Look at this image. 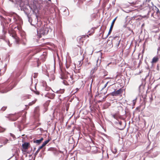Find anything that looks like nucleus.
<instances>
[{
  "label": "nucleus",
  "instance_id": "nucleus-5",
  "mask_svg": "<svg viewBox=\"0 0 160 160\" xmlns=\"http://www.w3.org/2000/svg\"><path fill=\"white\" fill-rule=\"evenodd\" d=\"M123 91V89L121 88L119 89L114 91L110 94L112 96H117L121 94H122Z\"/></svg>",
  "mask_w": 160,
  "mask_h": 160
},
{
  "label": "nucleus",
  "instance_id": "nucleus-16",
  "mask_svg": "<svg viewBox=\"0 0 160 160\" xmlns=\"http://www.w3.org/2000/svg\"><path fill=\"white\" fill-rule=\"evenodd\" d=\"M36 100H33L32 102H29L28 105H26V108H27L26 109H27L29 108L28 106H31L34 104L36 103Z\"/></svg>",
  "mask_w": 160,
  "mask_h": 160
},
{
  "label": "nucleus",
  "instance_id": "nucleus-18",
  "mask_svg": "<svg viewBox=\"0 0 160 160\" xmlns=\"http://www.w3.org/2000/svg\"><path fill=\"white\" fill-rule=\"evenodd\" d=\"M43 140V138H41L40 139H37L34 141V143H37L38 144H40L41 142Z\"/></svg>",
  "mask_w": 160,
  "mask_h": 160
},
{
  "label": "nucleus",
  "instance_id": "nucleus-28",
  "mask_svg": "<svg viewBox=\"0 0 160 160\" xmlns=\"http://www.w3.org/2000/svg\"><path fill=\"white\" fill-rule=\"evenodd\" d=\"M40 150L38 149L37 150V151L35 152V154L36 155H37L38 153V152L40 151Z\"/></svg>",
  "mask_w": 160,
  "mask_h": 160
},
{
  "label": "nucleus",
  "instance_id": "nucleus-40",
  "mask_svg": "<svg viewBox=\"0 0 160 160\" xmlns=\"http://www.w3.org/2000/svg\"><path fill=\"white\" fill-rule=\"evenodd\" d=\"M119 124L120 125H122V121H119Z\"/></svg>",
  "mask_w": 160,
  "mask_h": 160
},
{
  "label": "nucleus",
  "instance_id": "nucleus-27",
  "mask_svg": "<svg viewBox=\"0 0 160 160\" xmlns=\"http://www.w3.org/2000/svg\"><path fill=\"white\" fill-rule=\"evenodd\" d=\"M38 73H34V76H33V78H36L37 77V76H38Z\"/></svg>",
  "mask_w": 160,
  "mask_h": 160
},
{
  "label": "nucleus",
  "instance_id": "nucleus-7",
  "mask_svg": "<svg viewBox=\"0 0 160 160\" xmlns=\"http://www.w3.org/2000/svg\"><path fill=\"white\" fill-rule=\"evenodd\" d=\"M67 80L68 81H64L63 82L64 84L66 85H72L73 83V80L71 77L70 79L69 80L68 79Z\"/></svg>",
  "mask_w": 160,
  "mask_h": 160
},
{
  "label": "nucleus",
  "instance_id": "nucleus-8",
  "mask_svg": "<svg viewBox=\"0 0 160 160\" xmlns=\"http://www.w3.org/2000/svg\"><path fill=\"white\" fill-rule=\"evenodd\" d=\"M117 17H116L114 20H113L112 21V23H111V26H110V28L109 29V31L108 32V35H107V37H106V38H107L108 36L110 35L111 33V32L112 31V28H113V26H114V23H115V21L116 20V19H117Z\"/></svg>",
  "mask_w": 160,
  "mask_h": 160
},
{
  "label": "nucleus",
  "instance_id": "nucleus-6",
  "mask_svg": "<svg viewBox=\"0 0 160 160\" xmlns=\"http://www.w3.org/2000/svg\"><path fill=\"white\" fill-rule=\"evenodd\" d=\"M13 25L10 24L9 27L8 28V32L10 34V35L12 36H14L16 34L15 31L13 29Z\"/></svg>",
  "mask_w": 160,
  "mask_h": 160
},
{
  "label": "nucleus",
  "instance_id": "nucleus-14",
  "mask_svg": "<svg viewBox=\"0 0 160 160\" xmlns=\"http://www.w3.org/2000/svg\"><path fill=\"white\" fill-rule=\"evenodd\" d=\"M91 151L94 153H96L98 152V148L97 147H93L91 148Z\"/></svg>",
  "mask_w": 160,
  "mask_h": 160
},
{
  "label": "nucleus",
  "instance_id": "nucleus-45",
  "mask_svg": "<svg viewBox=\"0 0 160 160\" xmlns=\"http://www.w3.org/2000/svg\"><path fill=\"white\" fill-rule=\"evenodd\" d=\"M118 38V37L116 36V37H114V38Z\"/></svg>",
  "mask_w": 160,
  "mask_h": 160
},
{
  "label": "nucleus",
  "instance_id": "nucleus-22",
  "mask_svg": "<svg viewBox=\"0 0 160 160\" xmlns=\"http://www.w3.org/2000/svg\"><path fill=\"white\" fill-rule=\"evenodd\" d=\"M129 3L131 4V5L134 6L137 3V2H129Z\"/></svg>",
  "mask_w": 160,
  "mask_h": 160
},
{
  "label": "nucleus",
  "instance_id": "nucleus-17",
  "mask_svg": "<svg viewBox=\"0 0 160 160\" xmlns=\"http://www.w3.org/2000/svg\"><path fill=\"white\" fill-rule=\"evenodd\" d=\"M12 37L15 40L16 42L17 43H19L20 39L17 37L16 34L14 35V36H12Z\"/></svg>",
  "mask_w": 160,
  "mask_h": 160
},
{
  "label": "nucleus",
  "instance_id": "nucleus-38",
  "mask_svg": "<svg viewBox=\"0 0 160 160\" xmlns=\"http://www.w3.org/2000/svg\"><path fill=\"white\" fill-rule=\"evenodd\" d=\"M106 78L108 79H113L112 78H111V77L107 78Z\"/></svg>",
  "mask_w": 160,
  "mask_h": 160
},
{
  "label": "nucleus",
  "instance_id": "nucleus-29",
  "mask_svg": "<svg viewBox=\"0 0 160 160\" xmlns=\"http://www.w3.org/2000/svg\"><path fill=\"white\" fill-rule=\"evenodd\" d=\"M34 113L36 114L37 116L38 115V111L37 110L35 111Z\"/></svg>",
  "mask_w": 160,
  "mask_h": 160
},
{
  "label": "nucleus",
  "instance_id": "nucleus-3",
  "mask_svg": "<svg viewBox=\"0 0 160 160\" xmlns=\"http://www.w3.org/2000/svg\"><path fill=\"white\" fill-rule=\"evenodd\" d=\"M108 83V82H107L105 84L103 87L102 88V89L101 91V92L99 93L98 95L96 96V98L97 99H98V102H101L103 101H105L104 100V98H106L107 97V96H105V94L107 92V91H105V92H103V91L106 87Z\"/></svg>",
  "mask_w": 160,
  "mask_h": 160
},
{
  "label": "nucleus",
  "instance_id": "nucleus-37",
  "mask_svg": "<svg viewBox=\"0 0 160 160\" xmlns=\"http://www.w3.org/2000/svg\"><path fill=\"white\" fill-rule=\"evenodd\" d=\"M118 45H117V46L118 47L120 44V40H118Z\"/></svg>",
  "mask_w": 160,
  "mask_h": 160
},
{
  "label": "nucleus",
  "instance_id": "nucleus-4",
  "mask_svg": "<svg viewBox=\"0 0 160 160\" xmlns=\"http://www.w3.org/2000/svg\"><path fill=\"white\" fill-rule=\"evenodd\" d=\"M154 12L152 14V16L154 18L159 20L160 19V11L159 9L155 6L153 8Z\"/></svg>",
  "mask_w": 160,
  "mask_h": 160
},
{
  "label": "nucleus",
  "instance_id": "nucleus-10",
  "mask_svg": "<svg viewBox=\"0 0 160 160\" xmlns=\"http://www.w3.org/2000/svg\"><path fill=\"white\" fill-rule=\"evenodd\" d=\"M9 140L5 138H2L0 140V142L2 144V145H6L8 142Z\"/></svg>",
  "mask_w": 160,
  "mask_h": 160
},
{
  "label": "nucleus",
  "instance_id": "nucleus-32",
  "mask_svg": "<svg viewBox=\"0 0 160 160\" xmlns=\"http://www.w3.org/2000/svg\"><path fill=\"white\" fill-rule=\"evenodd\" d=\"M64 92V89H62L59 91V92L60 93H63Z\"/></svg>",
  "mask_w": 160,
  "mask_h": 160
},
{
  "label": "nucleus",
  "instance_id": "nucleus-41",
  "mask_svg": "<svg viewBox=\"0 0 160 160\" xmlns=\"http://www.w3.org/2000/svg\"><path fill=\"white\" fill-rule=\"evenodd\" d=\"M80 53H81V54H82L83 53V50H81Z\"/></svg>",
  "mask_w": 160,
  "mask_h": 160
},
{
  "label": "nucleus",
  "instance_id": "nucleus-34",
  "mask_svg": "<svg viewBox=\"0 0 160 160\" xmlns=\"http://www.w3.org/2000/svg\"><path fill=\"white\" fill-rule=\"evenodd\" d=\"M8 44L9 47L11 46L12 44H10V42H9V40L8 41Z\"/></svg>",
  "mask_w": 160,
  "mask_h": 160
},
{
  "label": "nucleus",
  "instance_id": "nucleus-46",
  "mask_svg": "<svg viewBox=\"0 0 160 160\" xmlns=\"http://www.w3.org/2000/svg\"><path fill=\"white\" fill-rule=\"evenodd\" d=\"M1 18H3L2 17V16H0Z\"/></svg>",
  "mask_w": 160,
  "mask_h": 160
},
{
  "label": "nucleus",
  "instance_id": "nucleus-43",
  "mask_svg": "<svg viewBox=\"0 0 160 160\" xmlns=\"http://www.w3.org/2000/svg\"><path fill=\"white\" fill-rule=\"evenodd\" d=\"M157 69L158 70H159V68H158V66H157Z\"/></svg>",
  "mask_w": 160,
  "mask_h": 160
},
{
  "label": "nucleus",
  "instance_id": "nucleus-25",
  "mask_svg": "<svg viewBox=\"0 0 160 160\" xmlns=\"http://www.w3.org/2000/svg\"><path fill=\"white\" fill-rule=\"evenodd\" d=\"M91 17L92 19H94L96 18V15L95 14H93L91 15Z\"/></svg>",
  "mask_w": 160,
  "mask_h": 160
},
{
  "label": "nucleus",
  "instance_id": "nucleus-15",
  "mask_svg": "<svg viewBox=\"0 0 160 160\" xmlns=\"http://www.w3.org/2000/svg\"><path fill=\"white\" fill-rule=\"evenodd\" d=\"M43 86L44 87V89L46 91H49L51 88L47 86L46 83H44L43 84Z\"/></svg>",
  "mask_w": 160,
  "mask_h": 160
},
{
  "label": "nucleus",
  "instance_id": "nucleus-47",
  "mask_svg": "<svg viewBox=\"0 0 160 160\" xmlns=\"http://www.w3.org/2000/svg\"><path fill=\"white\" fill-rule=\"evenodd\" d=\"M93 81V79H92V82Z\"/></svg>",
  "mask_w": 160,
  "mask_h": 160
},
{
  "label": "nucleus",
  "instance_id": "nucleus-1",
  "mask_svg": "<svg viewBox=\"0 0 160 160\" xmlns=\"http://www.w3.org/2000/svg\"><path fill=\"white\" fill-rule=\"evenodd\" d=\"M9 82V80H8L6 83L0 84V92L6 93L12 90L17 85V82L14 81H12L8 84L7 83Z\"/></svg>",
  "mask_w": 160,
  "mask_h": 160
},
{
  "label": "nucleus",
  "instance_id": "nucleus-12",
  "mask_svg": "<svg viewBox=\"0 0 160 160\" xmlns=\"http://www.w3.org/2000/svg\"><path fill=\"white\" fill-rule=\"evenodd\" d=\"M111 115L114 118L117 120H118L121 118V116L120 115L119 112H117L114 114H112Z\"/></svg>",
  "mask_w": 160,
  "mask_h": 160
},
{
  "label": "nucleus",
  "instance_id": "nucleus-19",
  "mask_svg": "<svg viewBox=\"0 0 160 160\" xmlns=\"http://www.w3.org/2000/svg\"><path fill=\"white\" fill-rule=\"evenodd\" d=\"M5 71V68H4L0 69V76H1L4 74Z\"/></svg>",
  "mask_w": 160,
  "mask_h": 160
},
{
  "label": "nucleus",
  "instance_id": "nucleus-21",
  "mask_svg": "<svg viewBox=\"0 0 160 160\" xmlns=\"http://www.w3.org/2000/svg\"><path fill=\"white\" fill-rule=\"evenodd\" d=\"M6 130L5 128L0 127V132H4Z\"/></svg>",
  "mask_w": 160,
  "mask_h": 160
},
{
  "label": "nucleus",
  "instance_id": "nucleus-26",
  "mask_svg": "<svg viewBox=\"0 0 160 160\" xmlns=\"http://www.w3.org/2000/svg\"><path fill=\"white\" fill-rule=\"evenodd\" d=\"M86 0H78V3L80 4H82L83 2L85 1Z\"/></svg>",
  "mask_w": 160,
  "mask_h": 160
},
{
  "label": "nucleus",
  "instance_id": "nucleus-44",
  "mask_svg": "<svg viewBox=\"0 0 160 160\" xmlns=\"http://www.w3.org/2000/svg\"><path fill=\"white\" fill-rule=\"evenodd\" d=\"M86 36H87V37H89L88 35H87V36H85L84 37V38H85V37H86Z\"/></svg>",
  "mask_w": 160,
  "mask_h": 160
},
{
  "label": "nucleus",
  "instance_id": "nucleus-48",
  "mask_svg": "<svg viewBox=\"0 0 160 160\" xmlns=\"http://www.w3.org/2000/svg\"><path fill=\"white\" fill-rule=\"evenodd\" d=\"M49 1H51V0H48Z\"/></svg>",
  "mask_w": 160,
  "mask_h": 160
},
{
  "label": "nucleus",
  "instance_id": "nucleus-35",
  "mask_svg": "<svg viewBox=\"0 0 160 160\" xmlns=\"http://www.w3.org/2000/svg\"><path fill=\"white\" fill-rule=\"evenodd\" d=\"M18 29L19 30H20L21 29V26H18Z\"/></svg>",
  "mask_w": 160,
  "mask_h": 160
},
{
  "label": "nucleus",
  "instance_id": "nucleus-39",
  "mask_svg": "<svg viewBox=\"0 0 160 160\" xmlns=\"http://www.w3.org/2000/svg\"><path fill=\"white\" fill-rule=\"evenodd\" d=\"M69 67V65H66V67L67 68H68Z\"/></svg>",
  "mask_w": 160,
  "mask_h": 160
},
{
  "label": "nucleus",
  "instance_id": "nucleus-20",
  "mask_svg": "<svg viewBox=\"0 0 160 160\" xmlns=\"http://www.w3.org/2000/svg\"><path fill=\"white\" fill-rule=\"evenodd\" d=\"M50 139H48L43 142L42 144L45 146L47 144H48L50 141Z\"/></svg>",
  "mask_w": 160,
  "mask_h": 160
},
{
  "label": "nucleus",
  "instance_id": "nucleus-42",
  "mask_svg": "<svg viewBox=\"0 0 160 160\" xmlns=\"http://www.w3.org/2000/svg\"><path fill=\"white\" fill-rule=\"evenodd\" d=\"M133 103L134 105L135 103V102L134 100H133Z\"/></svg>",
  "mask_w": 160,
  "mask_h": 160
},
{
  "label": "nucleus",
  "instance_id": "nucleus-13",
  "mask_svg": "<svg viewBox=\"0 0 160 160\" xmlns=\"http://www.w3.org/2000/svg\"><path fill=\"white\" fill-rule=\"evenodd\" d=\"M159 60V58L158 56L155 57L153 58L152 61L151 62V63L153 64L154 63H156Z\"/></svg>",
  "mask_w": 160,
  "mask_h": 160
},
{
  "label": "nucleus",
  "instance_id": "nucleus-11",
  "mask_svg": "<svg viewBox=\"0 0 160 160\" xmlns=\"http://www.w3.org/2000/svg\"><path fill=\"white\" fill-rule=\"evenodd\" d=\"M30 145V144L28 142H24L22 144V147L23 149L25 150H27L28 149L29 146Z\"/></svg>",
  "mask_w": 160,
  "mask_h": 160
},
{
  "label": "nucleus",
  "instance_id": "nucleus-31",
  "mask_svg": "<svg viewBox=\"0 0 160 160\" xmlns=\"http://www.w3.org/2000/svg\"><path fill=\"white\" fill-rule=\"evenodd\" d=\"M10 135L13 138H15V135L14 134H12V133H10Z\"/></svg>",
  "mask_w": 160,
  "mask_h": 160
},
{
  "label": "nucleus",
  "instance_id": "nucleus-23",
  "mask_svg": "<svg viewBox=\"0 0 160 160\" xmlns=\"http://www.w3.org/2000/svg\"><path fill=\"white\" fill-rule=\"evenodd\" d=\"M20 116V115L18 114H16L15 115V118L14 120V121H15L17 120L18 117Z\"/></svg>",
  "mask_w": 160,
  "mask_h": 160
},
{
  "label": "nucleus",
  "instance_id": "nucleus-49",
  "mask_svg": "<svg viewBox=\"0 0 160 160\" xmlns=\"http://www.w3.org/2000/svg\"><path fill=\"white\" fill-rule=\"evenodd\" d=\"M131 31H132V32H133V31H132V30H131Z\"/></svg>",
  "mask_w": 160,
  "mask_h": 160
},
{
  "label": "nucleus",
  "instance_id": "nucleus-33",
  "mask_svg": "<svg viewBox=\"0 0 160 160\" xmlns=\"http://www.w3.org/2000/svg\"><path fill=\"white\" fill-rule=\"evenodd\" d=\"M8 21H9V22H8V23H9V22H11V18H8V19H7Z\"/></svg>",
  "mask_w": 160,
  "mask_h": 160
},
{
  "label": "nucleus",
  "instance_id": "nucleus-2",
  "mask_svg": "<svg viewBox=\"0 0 160 160\" xmlns=\"http://www.w3.org/2000/svg\"><path fill=\"white\" fill-rule=\"evenodd\" d=\"M41 24V22H38L37 25V34L39 38H41L42 35H44L48 34L49 31L48 28L45 27H42L40 29H39V27Z\"/></svg>",
  "mask_w": 160,
  "mask_h": 160
},
{
  "label": "nucleus",
  "instance_id": "nucleus-36",
  "mask_svg": "<svg viewBox=\"0 0 160 160\" xmlns=\"http://www.w3.org/2000/svg\"><path fill=\"white\" fill-rule=\"evenodd\" d=\"M35 93L37 94V95H39V92L38 91H35Z\"/></svg>",
  "mask_w": 160,
  "mask_h": 160
},
{
  "label": "nucleus",
  "instance_id": "nucleus-30",
  "mask_svg": "<svg viewBox=\"0 0 160 160\" xmlns=\"http://www.w3.org/2000/svg\"><path fill=\"white\" fill-rule=\"evenodd\" d=\"M44 146L42 144V145L40 146L39 148L38 149H39L40 150L42 149L43 147H44Z\"/></svg>",
  "mask_w": 160,
  "mask_h": 160
},
{
  "label": "nucleus",
  "instance_id": "nucleus-9",
  "mask_svg": "<svg viewBox=\"0 0 160 160\" xmlns=\"http://www.w3.org/2000/svg\"><path fill=\"white\" fill-rule=\"evenodd\" d=\"M55 94L53 92H48L45 95L46 97H48L51 99H53L55 97Z\"/></svg>",
  "mask_w": 160,
  "mask_h": 160
},
{
  "label": "nucleus",
  "instance_id": "nucleus-24",
  "mask_svg": "<svg viewBox=\"0 0 160 160\" xmlns=\"http://www.w3.org/2000/svg\"><path fill=\"white\" fill-rule=\"evenodd\" d=\"M7 108V107L6 106H4L1 108V110L2 111H4Z\"/></svg>",
  "mask_w": 160,
  "mask_h": 160
}]
</instances>
